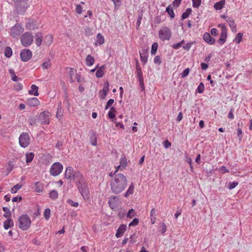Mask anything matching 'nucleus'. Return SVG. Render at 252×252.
<instances>
[{
  "label": "nucleus",
  "instance_id": "obj_10",
  "mask_svg": "<svg viewBox=\"0 0 252 252\" xmlns=\"http://www.w3.org/2000/svg\"><path fill=\"white\" fill-rule=\"evenodd\" d=\"M108 204L112 209L114 210L117 209L121 204L119 197L117 196L110 197L109 199Z\"/></svg>",
  "mask_w": 252,
  "mask_h": 252
},
{
  "label": "nucleus",
  "instance_id": "obj_28",
  "mask_svg": "<svg viewBox=\"0 0 252 252\" xmlns=\"http://www.w3.org/2000/svg\"><path fill=\"white\" fill-rule=\"evenodd\" d=\"M134 184L133 183H131V184L129 185L126 192L125 193L124 196L126 197H127L130 195L132 194L134 192Z\"/></svg>",
  "mask_w": 252,
  "mask_h": 252
},
{
  "label": "nucleus",
  "instance_id": "obj_42",
  "mask_svg": "<svg viewBox=\"0 0 252 252\" xmlns=\"http://www.w3.org/2000/svg\"><path fill=\"white\" fill-rule=\"evenodd\" d=\"M116 111L114 107H111L108 112V117L110 119H113L115 117V113Z\"/></svg>",
  "mask_w": 252,
  "mask_h": 252
},
{
  "label": "nucleus",
  "instance_id": "obj_22",
  "mask_svg": "<svg viewBox=\"0 0 252 252\" xmlns=\"http://www.w3.org/2000/svg\"><path fill=\"white\" fill-rule=\"evenodd\" d=\"M225 5V0H221L219 2L215 3L214 5V7L216 10L222 9Z\"/></svg>",
  "mask_w": 252,
  "mask_h": 252
},
{
  "label": "nucleus",
  "instance_id": "obj_54",
  "mask_svg": "<svg viewBox=\"0 0 252 252\" xmlns=\"http://www.w3.org/2000/svg\"><path fill=\"white\" fill-rule=\"evenodd\" d=\"M51 211L49 209H46L44 212V216L46 220H48L50 218Z\"/></svg>",
  "mask_w": 252,
  "mask_h": 252
},
{
  "label": "nucleus",
  "instance_id": "obj_24",
  "mask_svg": "<svg viewBox=\"0 0 252 252\" xmlns=\"http://www.w3.org/2000/svg\"><path fill=\"white\" fill-rule=\"evenodd\" d=\"M53 37L52 35L48 34L44 37L43 42L47 45H50L53 42Z\"/></svg>",
  "mask_w": 252,
  "mask_h": 252
},
{
  "label": "nucleus",
  "instance_id": "obj_15",
  "mask_svg": "<svg viewBox=\"0 0 252 252\" xmlns=\"http://www.w3.org/2000/svg\"><path fill=\"white\" fill-rule=\"evenodd\" d=\"M148 49H143L139 51L140 60L143 64H145L148 60Z\"/></svg>",
  "mask_w": 252,
  "mask_h": 252
},
{
  "label": "nucleus",
  "instance_id": "obj_60",
  "mask_svg": "<svg viewBox=\"0 0 252 252\" xmlns=\"http://www.w3.org/2000/svg\"><path fill=\"white\" fill-rule=\"evenodd\" d=\"M75 11L79 14H80L82 11V7L80 4L76 5Z\"/></svg>",
  "mask_w": 252,
  "mask_h": 252
},
{
  "label": "nucleus",
  "instance_id": "obj_25",
  "mask_svg": "<svg viewBox=\"0 0 252 252\" xmlns=\"http://www.w3.org/2000/svg\"><path fill=\"white\" fill-rule=\"evenodd\" d=\"M104 38L103 37V36H102V35L99 33L97 34L96 35V41H95V45H102L104 43Z\"/></svg>",
  "mask_w": 252,
  "mask_h": 252
},
{
  "label": "nucleus",
  "instance_id": "obj_7",
  "mask_svg": "<svg viewBox=\"0 0 252 252\" xmlns=\"http://www.w3.org/2000/svg\"><path fill=\"white\" fill-rule=\"evenodd\" d=\"M76 187H77L84 199H88L89 197V191L87 183L78 185V186Z\"/></svg>",
  "mask_w": 252,
  "mask_h": 252
},
{
  "label": "nucleus",
  "instance_id": "obj_47",
  "mask_svg": "<svg viewBox=\"0 0 252 252\" xmlns=\"http://www.w3.org/2000/svg\"><path fill=\"white\" fill-rule=\"evenodd\" d=\"M166 11L168 13L171 18H173L175 17V14L172 9L170 8V6L166 8Z\"/></svg>",
  "mask_w": 252,
  "mask_h": 252
},
{
  "label": "nucleus",
  "instance_id": "obj_13",
  "mask_svg": "<svg viewBox=\"0 0 252 252\" xmlns=\"http://www.w3.org/2000/svg\"><path fill=\"white\" fill-rule=\"evenodd\" d=\"M109 90V84L108 82H106L104 84L103 89L100 90L98 93V96L99 98L101 99H104L107 95Z\"/></svg>",
  "mask_w": 252,
  "mask_h": 252
},
{
  "label": "nucleus",
  "instance_id": "obj_64",
  "mask_svg": "<svg viewBox=\"0 0 252 252\" xmlns=\"http://www.w3.org/2000/svg\"><path fill=\"white\" fill-rule=\"evenodd\" d=\"M163 146L165 148L167 149L170 147L171 146V143L168 141L167 140H165L163 142Z\"/></svg>",
  "mask_w": 252,
  "mask_h": 252
},
{
  "label": "nucleus",
  "instance_id": "obj_59",
  "mask_svg": "<svg viewBox=\"0 0 252 252\" xmlns=\"http://www.w3.org/2000/svg\"><path fill=\"white\" fill-rule=\"evenodd\" d=\"M189 68H187L183 71V72L181 74V76L183 78L186 77L189 75Z\"/></svg>",
  "mask_w": 252,
  "mask_h": 252
},
{
  "label": "nucleus",
  "instance_id": "obj_29",
  "mask_svg": "<svg viewBox=\"0 0 252 252\" xmlns=\"http://www.w3.org/2000/svg\"><path fill=\"white\" fill-rule=\"evenodd\" d=\"M35 190L37 192H41L43 190L42 184L40 182H36L34 183Z\"/></svg>",
  "mask_w": 252,
  "mask_h": 252
},
{
  "label": "nucleus",
  "instance_id": "obj_36",
  "mask_svg": "<svg viewBox=\"0 0 252 252\" xmlns=\"http://www.w3.org/2000/svg\"><path fill=\"white\" fill-rule=\"evenodd\" d=\"M12 50L9 47H7L4 50V55L7 58H9L12 56Z\"/></svg>",
  "mask_w": 252,
  "mask_h": 252
},
{
  "label": "nucleus",
  "instance_id": "obj_27",
  "mask_svg": "<svg viewBox=\"0 0 252 252\" xmlns=\"http://www.w3.org/2000/svg\"><path fill=\"white\" fill-rule=\"evenodd\" d=\"M26 161L27 163L32 162L34 157V154L32 152L27 153L25 155Z\"/></svg>",
  "mask_w": 252,
  "mask_h": 252
},
{
  "label": "nucleus",
  "instance_id": "obj_17",
  "mask_svg": "<svg viewBox=\"0 0 252 252\" xmlns=\"http://www.w3.org/2000/svg\"><path fill=\"white\" fill-rule=\"evenodd\" d=\"M203 38L205 41L210 44H213L216 41L215 39L212 37L210 34L208 32H205L203 34Z\"/></svg>",
  "mask_w": 252,
  "mask_h": 252
},
{
  "label": "nucleus",
  "instance_id": "obj_48",
  "mask_svg": "<svg viewBox=\"0 0 252 252\" xmlns=\"http://www.w3.org/2000/svg\"><path fill=\"white\" fill-rule=\"evenodd\" d=\"M13 226V221H4L3 227L5 229H7Z\"/></svg>",
  "mask_w": 252,
  "mask_h": 252
},
{
  "label": "nucleus",
  "instance_id": "obj_19",
  "mask_svg": "<svg viewBox=\"0 0 252 252\" xmlns=\"http://www.w3.org/2000/svg\"><path fill=\"white\" fill-rule=\"evenodd\" d=\"M28 104L31 107H35L38 106L40 102L36 97H32L29 98L27 101Z\"/></svg>",
  "mask_w": 252,
  "mask_h": 252
},
{
  "label": "nucleus",
  "instance_id": "obj_56",
  "mask_svg": "<svg viewBox=\"0 0 252 252\" xmlns=\"http://www.w3.org/2000/svg\"><path fill=\"white\" fill-rule=\"evenodd\" d=\"M238 184V183L237 182H233L232 183H229V186L228 187V189H234Z\"/></svg>",
  "mask_w": 252,
  "mask_h": 252
},
{
  "label": "nucleus",
  "instance_id": "obj_63",
  "mask_svg": "<svg viewBox=\"0 0 252 252\" xmlns=\"http://www.w3.org/2000/svg\"><path fill=\"white\" fill-rule=\"evenodd\" d=\"M229 26L233 32H236V25L235 24L234 21L230 24Z\"/></svg>",
  "mask_w": 252,
  "mask_h": 252
},
{
  "label": "nucleus",
  "instance_id": "obj_43",
  "mask_svg": "<svg viewBox=\"0 0 252 252\" xmlns=\"http://www.w3.org/2000/svg\"><path fill=\"white\" fill-rule=\"evenodd\" d=\"M192 2V7L194 8H198L201 3V0H191Z\"/></svg>",
  "mask_w": 252,
  "mask_h": 252
},
{
  "label": "nucleus",
  "instance_id": "obj_52",
  "mask_svg": "<svg viewBox=\"0 0 252 252\" xmlns=\"http://www.w3.org/2000/svg\"><path fill=\"white\" fill-rule=\"evenodd\" d=\"M84 34L86 36H90L92 34V30L88 27L84 28Z\"/></svg>",
  "mask_w": 252,
  "mask_h": 252
},
{
  "label": "nucleus",
  "instance_id": "obj_53",
  "mask_svg": "<svg viewBox=\"0 0 252 252\" xmlns=\"http://www.w3.org/2000/svg\"><path fill=\"white\" fill-rule=\"evenodd\" d=\"M184 42V40H183L182 41H181L178 43L173 44L172 47L173 49L177 50V49H179L182 46V44Z\"/></svg>",
  "mask_w": 252,
  "mask_h": 252
},
{
  "label": "nucleus",
  "instance_id": "obj_51",
  "mask_svg": "<svg viewBox=\"0 0 252 252\" xmlns=\"http://www.w3.org/2000/svg\"><path fill=\"white\" fill-rule=\"evenodd\" d=\"M204 90V85L202 82H201L197 88V91L199 93L201 94L203 92Z\"/></svg>",
  "mask_w": 252,
  "mask_h": 252
},
{
  "label": "nucleus",
  "instance_id": "obj_8",
  "mask_svg": "<svg viewBox=\"0 0 252 252\" xmlns=\"http://www.w3.org/2000/svg\"><path fill=\"white\" fill-rule=\"evenodd\" d=\"M51 113L48 111H44L39 114V120L42 124L48 125L50 123Z\"/></svg>",
  "mask_w": 252,
  "mask_h": 252
},
{
  "label": "nucleus",
  "instance_id": "obj_58",
  "mask_svg": "<svg viewBox=\"0 0 252 252\" xmlns=\"http://www.w3.org/2000/svg\"><path fill=\"white\" fill-rule=\"evenodd\" d=\"M18 220H30V219L27 215L25 214L21 216Z\"/></svg>",
  "mask_w": 252,
  "mask_h": 252
},
{
  "label": "nucleus",
  "instance_id": "obj_4",
  "mask_svg": "<svg viewBox=\"0 0 252 252\" xmlns=\"http://www.w3.org/2000/svg\"><path fill=\"white\" fill-rule=\"evenodd\" d=\"M34 36L30 32H25L21 37V42L24 47L30 46L33 41Z\"/></svg>",
  "mask_w": 252,
  "mask_h": 252
},
{
  "label": "nucleus",
  "instance_id": "obj_41",
  "mask_svg": "<svg viewBox=\"0 0 252 252\" xmlns=\"http://www.w3.org/2000/svg\"><path fill=\"white\" fill-rule=\"evenodd\" d=\"M158 48V44L157 42H155L152 44L151 51L152 55L156 54V53L157 51Z\"/></svg>",
  "mask_w": 252,
  "mask_h": 252
},
{
  "label": "nucleus",
  "instance_id": "obj_39",
  "mask_svg": "<svg viewBox=\"0 0 252 252\" xmlns=\"http://www.w3.org/2000/svg\"><path fill=\"white\" fill-rule=\"evenodd\" d=\"M68 69L69 70L68 72V75L70 78V82H73L74 80L73 79V76L76 73V70L72 68H69Z\"/></svg>",
  "mask_w": 252,
  "mask_h": 252
},
{
  "label": "nucleus",
  "instance_id": "obj_2",
  "mask_svg": "<svg viewBox=\"0 0 252 252\" xmlns=\"http://www.w3.org/2000/svg\"><path fill=\"white\" fill-rule=\"evenodd\" d=\"M171 31L167 27H162L159 30V38L163 41L170 40L171 37Z\"/></svg>",
  "mask_w": 252,
  "mask_h": 252
},
{
  "label": "nucleus",
  "instance_id": "obj_30",
  "mask_svg": "<svg viewBox=\"0 0 252 252\" xmlns=\"http://www.w3.org/2000/svg\"><path fill=\"white\" fill-rule=\"evenodd\" d=\"M104 66L102 65L99 67L97 70L95 75L97 78H101L104 75Z\"/></svg>",
  "mask_w": 252,
  "mask_h": 252
},
{
  "label": "nucleus",
  "instance_id": "obj_12",
  "mask_svg": "<svg viewBox=\"0 0 252 252\" xmlns=\"http://www.w3.org/2000/svg\"><path fill=\"white\" fill-rule=\"evenodd\" d=\"M220 27L222 28L220 37L218 40V42L220 44L222 45L226 41L227 37V30L225 26L223 25H220Z\"/></svg>",
  "mask_w": 252,
  "mask_h": 252
},
{
  "label": "nucleus",
  "instance_id": "obj_44",
  "mask_svg": "<svg viewBox=\"0 0 252 252\" xmlns=\"http://www.w3.org/2000/svg\"><path fill=\"white\" fill-rule=\"evenodd\" d=\"M135 215V211L131 209L126 214V217L129 219H132Z\"/></svg>",
  "mask_w": 252,
  "mask_h": 252
},
{
  "label": "nucleus",
  "instance_id": "obj_33",
  "mask_svg": "<svg viewBox=\"0 0 252 252\" xmlns=\"http://www.w3.org/2000/svg\"><path fill=\"white\" fill-rule=\"evenodd\" d=\"M9 73L11 75V79L14 82H17L19 78L16 75L14 69L10 68L9 69Z\"/></svg>",
  "mask_w": 252,
  "mask_h": 252
},
{
  "label": "nucleus",
  "instance_id": "obj_35",
  "mask_svg": "<svg viewBox=\"0 0 252 252\" xmlns=\"http://www.w3.org/2000/svg\"><path fill=\"white\" fill-rule=\"evenodd\" d=\"M191 12H192V10L191 8H187L186 9V11L184 12L182 14V19L183 20H184V19L187 18L189 16V14L191 13Z\"/></svg>",
  "mask_w": 252,
  "mask_h": 252
},
{
  "label": "nucleus",
  "instance_id": "obj_37",
  "mask_svg": "<svg viewBox=\"0 0 252 252\" xmlns=\"http://www.w3.org/2000/svg\"><path fill=\"white\" fill-rule=\"evenodd\" d=\"M22 185L20 184H17L16 185L14 186L11 189V192L12 193H15L17 192V191L21 188Z\"/></svg>",
  "mask_w": 252,
  "mask_h": 252
},
{
  "label": "nucleus",
  "instance_id": "obj_40",
  "mask_svg": "<svg viewBox=\"0 0 252 252\" xmlns=\"http://www.w3.org/2000/svg\"><path fill=\"white\" fill-rule=\"evenodd\" d=\"M158 229L159 231L161 232V234H164V233L167 230V226L164 223L162 222L160 223Z\"/></svg>",
  "mask_w": 252,
  "mask_h": 252
},
{
  "label": "nucleus",
  "instance_id": "obj_14",
  "mask_svg": "<svg viewBox=\"0 0 252 252\" xmlns=\"http://www.w3.org/2000/svg\"><path fill=\"white\" fill-rule=\"evenodd\" d=\"M126 165L127 159L125 156L123 155L120 158V165L116 167L115 172H117L119 169H120L121 170H123L126 168Z\"/></svg>",
  "mask_w": 252,
  "mask_h": 252
},
{
  "label": "nucleus",
  "instance_id": "obj_20",
  "mask_svg": "<svg viewBox=\"0 0 252 252\" xmlns=\"http://www.w3.org/2000/svg\"><path fill=\"white\" fill-rule=\"evenodd\" d=\"M31 224V221H19V227L23 230H27Z\"/></svg>",
  "mask_w": 252,
  "mask_h": 252
},
{
  "label": "nucleus",
  "instance_id": "obj_11",
  "mask_svg": "<svg viewBox=\"0 0 252 252\" xmlns=\"http://www.w3.org/2000/svg\"><path fill=\"white\" fill-rule=\"evenodd\" d=\"M20 57L23 62H27L32 58V53L29 49H24L21 51Z\"/></svg>",
  "mask_w": 252,
  "mask_h": 252
},
{
  "label": "nucleus",
  "instance_id": "obj_23",
  "mask_svg": "<svg viewBox=\"0 0 252 252\" xmlns=\"http://www.w3.org/2000/svg\"><path fill=\"white\" fill-rule=\"evenodd\" d=\"M31 90L29 91V93L31 95L38 96L39 95L38 90V88L35 85L33 84L31 87Z\"/></svg>",
  "mask_w": 252,
  "mask_h": 252
},
{
  "label": "nucleus",
  "instance_id": "obj_50",
  "mask_svg": "<svg viewBox=\"0 0 252 252\" xmlns=\"http://www.w3.org/2000/svg\"><path fill=\"white\" fill-rule=\"evenodd\" d=\"M3 211L5 212L3 216L5 218H9L10 216V212H9V209L7 207H3Z\"/></svg>",
  "mask_w": 252,
  "mask_h": 252
},
{
  "label": "nucleus",
  "instance_id": "obj_62",
  "mask_svg": "<svg viewBox=\"0 0 252 252\" xmlns=\"http://www.w3.org/2000/svg\"><path fill=\"white\" fill-rule=\"evenodd\" d=\"M154 63L156 64H160L161 63V60L160 56H157L154 58Z\"/></svg>",
  "mask_w": 252,
  "mask_h": 252
},
{
  "label": "nucleus",
  "instance_id": "obj_49",
  "mask_svg": "<svg viewBox=\"0 0 252 252\" xmlns=\"http://www.w3.org/2000/svg\"><path fill=\"white\" fill-rule=\"evenodd\" d=\"M138 79L139 86H140L141 90V91H143L145 90L143 77L138 78Z\"/></svg>",
  "mask_w": 252,
  "mask_h": 252
},
{
  "label": "nucleus",
  "instance_id": "obj_16",
  "mask_svg": "<svg viewBox=\"0 0 252 252\" xmlns=\"http://www.w3.org/2000/svg\"><path fill=\"white\" fill-rule=\"evenodd\" d=\"M126 229V226L124 224H121L117 229L115 236L117 238L121 237L123 236Z\"/></svg>",
  "mask_w": 252,
  "mask_h": 252
},
{
  "label": "nucleus",
  "instance_id": "obj_38",
  "mask_svg": "<svg viewBox=\"0 0 252 252\" xmlns=\"http://www.w3.org/2000/svg\"><path fill=\"white\" fill-rule=\"evenodd\" d=\"M49 197L52 199H56L58 197V193L55 190H51L49 193Z\"/></svg>",
  "mask_w": 252,
  "mask_h": 252
},
{
  "label": "nucleus",
  "instance_id": "obj_3",
  "mask_svg": "<svg viewBox=\"0 0 252 252\" xmlns=\"http://www.w3.org/2000/svg\"><path fill=\"white\" fill-rule=\"evenodd\" d=\"M24 31V27L20 24H16L11 28L9 34L13 38L17 39Z\"/></svg>",
  "mask_w": 252,
  "mask_h": 252
},
{
  "label": "nucleus",
  "instance_id": "obj_9",
  "mask_svg": "<svg viewBox=\"0 0 252 252\" xmlns=\"http://www.w3.org/2000/svg\"><path fill=\"white\" fill-rule=\"evenodd\" d=\"M73 177V180L76 183V186L87 183L84 177L79 171H76L74 172Z\"/></svg>",
  "mask_w": 252,
  "mask_h": 252
},
{
  "label": "nucleus",
  "instance_id": "obj_34",
  "mask_svg": "<svg viewBox=\"0 0 252 252\" xmlns=\"http://www.w3.org/2000/svg\"><path fill=\"white\" fill-rule=\"evenodd\" d=\"M25 27L29 30H33L35 29V25L33 21H29L26 23Z\"/></svg>",
  "mask_w": 252,
  "mask_h": 252
},
{
  "label": "nucleus",
  "instance_id": "obj_57",
  "mask_svg": "<svg viewBox=\"0 0 252 252\" xmlns=\"http://www.w3.org/2000/svg\"><path fill=\"white\" fill-rule=\"evenodd\" d=\"M13 164L12 162L9 161L8 163V167L6 169L7 174H9L12 170L13 168Z\"/></svg>",
  "mask_w": 252,
  "mask_h": 252
},
{
  "label": "nucleus",
  "instance_id": "obj_45",
  "mask_svg": "<svg viewBox=\"0 0 252 252\" xmlns=\"http://www.w3.org/2000/svg\"><path fill=\"white\" fill-rule=\"evenodd\" d=\"M243 37V34L241 33H238L236 37L235 38L234 41L236 43H239L242 40Z\"/></svg>",
  "mask_w": 252,
  "mask_h": 252
},
{
  "label": "nucleus",
  "instance_id": "obj_21",
  "mask_svg": "<svg viewBox=\"0 0 252 252\" xmlns=\"http://www.w3.org/2000/svg\"><path fill=\"white\" fill-rule=\"evenodd\" d=\"M35 43L37 47L41 46L42 42V34L40 32H37L35 35Z\"/></svg>",
  "mask_w": 252,
  "mask_h": 252
},
{
  "label": "nucleus",
  "instance_id": "obj_5",
  "mask_svg": "<svg viewBox=\"0 0 252 252\" xmlns=\"http://www.w3.org/2000/svg\"><path fill=\"white\" fill-rule=\"evenodd\" d=\"M63 166L59 162L54 163L50 169V174L53 176L59 175L63 171Z\"/></svg>",
  "mask_w": 252,
  "mask_h": 252
},
{
  "label": "nucleus",
  "instance_id": "obj_6",
  "mask_svg": "<svg viewBox=\"0 0 252 252\" xmlns=\"http://www.w3.org/2000/svg\"><path fill=\"white\" fill-rule=\"evenodd\" d=\"M19 142L22 147H27L30 143L29 134L26 132H22L19 136Z\"/></svg>",
  "mask_w": 252,
  "mask_h": 252
},
{
  "label": "nucleus",
  "instance_id": "obj_32",
  "mask_svg": "<svg viewBox=\"0 0 252 252\" xmlns=\"http://www.w3.org/2000/svg\"><path fill=\"white\" fill-rule=\"evenodd\" d=\"M63 116L62 103L60 102L58 104V110L56 114L57 118L60 119Z\"/></svg>",
  "mask_w": 252,
  "mask_h": 252
},
{
  "label": "nucleus",
  "instance_id": "obj_61",
  "mask_svg": "<svg viewBox=\"0 0 252 252\" xmlns=\"http://www.w3.org/2000/svg\"><path fill=\"white\" fill-rule=\"evenodd\" d=\"M114 102V100L113 99H109V100L108 101V102H107V103L106 104V106L105 107V110L108 109V108L113 104Z\"/></svg>",
  "mask_w": 252,
  "mask_h": 252
},
{
  "label": "nucleus",
  "instance_id": "obj_26",
  "mask_svg": "<svg viewBox=\"0 0 252 252\" xmlns=\"http://www.w3.org/2000/svg\"><path fill=\"white\" fill-rule=\"evenodd\" d=\"M94 58L91 55H88L86 59V64L89 66H91L94 64Z\"/></svg>",
  "mask_w": 252,
  "mask_h": 252
},
{
  "label": "nucleus",
  "instance_id": "obj_55",
  "mask_svg": "<svg viewBox=\"0 0 252 252\" xmlns=\"http://www.w3.org/2000/svg\"><path fill=\"white\" fill-rule=\"evenodd\" d=\"M67 202L72 207H77L78 206V203L75 202L71 199H68Z\"/></svg>",
  "mask_w": 252,
  "mask_h": 252
},
{
  "label": "nucleus",
  "instance_id": "obj_46",
  "mask_svg": "<svg viewBox=\"0 0 252 252\" xmlns=\"http://www.w3.org/2000/svg\"><path fill=\"white\" fill-rule=\"evenodd\" d=\"M51 65V62L49 60H46L42 65L43 69H47L49 68Z\"/></svg>",
  "mask_w": 252,
  "mask_h": 252
},
{
  "label": "nucleus",
  "instance_id": "obj_31",
  "mask_svg": "<svg viewBox=\"0 0 252 252\" xmlns=\"http://www.w3.org/2000/svg\"><path fill=\"white\" fill-rule=\"evenodd\" d=\"M136 70L135 71V73L136 74V76L137 78H142L143 77L142 71L140 65L137 63L136 65Z\"/></svg>",
  "mask_w": 252,
  "mask_h": 252
},
{
  "label": "nucleus",
  "instance_id": "obj_18",
  "mask_svg": "<svg viewBox=\"0 0 252 252\" xmlns=\"http://www.w3.org/2000/svg\"><path fill=\"white\" fill-rule=\"evenodd\" d=\"M74 173V169L71 166H68L65 170V177L67 179H72L73 178V175Z\"/></svg>",
  "mask_w": 252,
  "mask_h": 252
},
{
  "label": "nucleus",
  "instance_id": "obj_1",
  "mask_svg": "<svg viewBox=\"0 0 252 252\" xmlns=\"http://www.w3.org/2000/svg\"><path fill=\"white\" fill-rule=\"evenodd\" d=\"M127 185V178L122 174H116L110 182L111 189L115 194L122 192Z\"/></svg>",
  "mask_w": 252,
  "mask_h": 252
}]
</instances>
